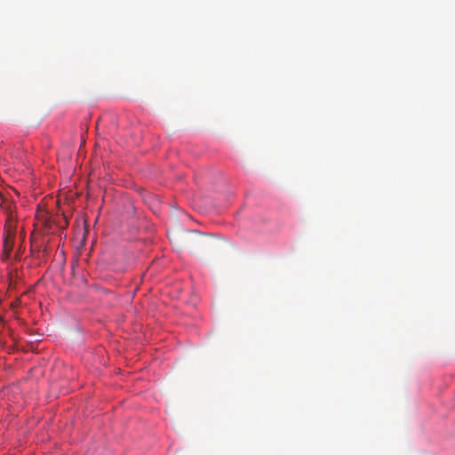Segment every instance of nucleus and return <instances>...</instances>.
Returning <instances> with one entry per match:
<instances>
[{
	"mask_svg": "<svg viewBox=\"0 0 455 455\" xmlns=\"http://www.w3.org/2000/svg\"><path fill=\"white\" fill-rule=\"evenodd\" d=\"M15 239V230L11 226H6L4 229V259H8L13 249Z\"/></svg>",
	"mask_w": 455,
	"mask_h": 455,
	"instance_id": "1",
	"label": "nucleus"
}]
</instances>
